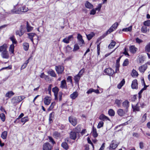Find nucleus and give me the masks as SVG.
I'll use <instances>...</instances> for the list:
<instances>
[{
    "label": "nucleus",
    "mask_w": 150,
    "mask_h": 150,
    "mask_svg": "<svg viewBox=\"0 0 150 150\" xmlns=\"http://www.w3.org/2000/svg\"><path fill=\"white\" fill-rule=\"evenodd\" d=\"M25 98V97L23 96H16L12 98L11 102L14 106H15Z\"/></svg>",
    "instance_id": "nucleus-1"
},
{
    "label": "nucleus",
    "mask_w": 150,
    "mask_h": 150,
    "mask_svg": "<svg viewBox=\"0 0 150 150\" xmlns=\"http://www.w3.org/2000/svg\"><path fill=\"white\" fill-rule=\"evenodd\" d=\"M28 10V7L25 6H23L20 7L16 11H15V13L19 14H21L25 12Z\"/></svg>",
    "instance_id": "nucleus-2"
},
{
    "label": "nucleus",
    "mask_w": 150,
    "mask_h": 150,
    "mask_svg": "<svg viewBox=\"0 0 150 150\" xmlns=\"http://www.w3.org/2000/svg\"><path fill=\"white\" fill-rule=\"evenodd\" d=\"M84 71V69H81L79 73L74 77V80L75 83H78L79 82L81 78V76Z\"/></svg>",
    "instance_id": "nucleus-3"
},
{
    "label": "nucleus",
    "mask_w": 150,
    "mask_h": 150,
    "mask_svg": "<svg viewBox=\"0 0 150 150\" xmlns=\"http://www.w3.org/2000/svg\"><path fill=\"white\" fill-rule=\"evenodd\" d=\"M115 30L113 28L111 27L106 32V33L103 34L102 36L99 38L97 41V42L100 41L103 38L108 34H110L111 33L113 32Z\"/></svg>",
    "instance_id": "nucleus-4"
},
{
    "label": "nucleus",
    "mask_w": 150,
    "mask_h": 150,
    "mask_svg": "<svg viewBox=\"0 0 150 150\" xmlns=\"http://www.w3.org/2000/svg\"><path fill=\"white\" fill-rule=\"evenodd\" d=\"M115 30L113 28L111 27L106 32V33L103 34L102 36L99 38L97 41V42L100 41L103 38L108 34H110L111 33L113 32Z\"/></svg>",
    "instance_id": "nucleus-5"
},
{
    "label": "nucleus",
    "mask_w": 150,
    "mask_h": 150,
    "mask_svg": "<svg viewBox=\"0 0 150 150\" xmlns=\"http://www.w3.org/2000/svg\"><path fill=\"white\" fill-rule=\"evenodd\" d=\"M28 37L29 39H30L33 42V44H34V42L33 41V38H35L34 39H35L37 40V42L38 43V36L36 35V34L35 33H29L28 34Z\"/></svg>",
    "instance_id": "nucleus-6"
},
{
    "label": "nucleus",
    "mask_w": 150,
    "mask_h": 150,
    "mask_svg": "<svg viewBox=\"0 0 150 150\" xmlns=\"http://www.w3.org/2000/svg\"><path fill=\"white\" fill-rule=\"evenodd\" d=\"M55 69L58 74H61L64 71V67L61 65L56 66Z\"/></svg>",
    "instance_id": "nucleus-7"
},
{
    "label": "nucleus",
    "mask_w": 150,
    "mask_h": 150,
    "mask_svg": "<svg viewBox=\"0 0 150 150\" xmlns=\"http://www.w3.org/2000/svg\"><path fill=\"white\" fill-rule=\"evenodd\" d=\"M104 72L106 75L110 76L112 75L115 73L113 70L109 68L105 69L104 70Z\"/></svg>",
    "instance_id": "nucleus-8"
},
{
    "label": "nucleus",
    "mask_w": 150,
    "mask_h": 150,
    "mask_svg": "<svg viewBox=\"0 0 150 150\" xmlns=\"http://www.w3.org/2000/svg\"><path fill=\"white\" fill-rule=\"evenodd\" d=\"M123 107L125 108V111L126 112H128V108L129 106V102L127 100H126L122 103Z\"/></svg>",
    "instance_id": "nucleus-9"
},
{
    "label": "nucleus",
    "mask_w": 150,
    "mask_h": 150,
    "mask_svg": "<svg viewBox=\"0 0 150 150\" xmlns=\"http://www.w3.org/2000/svg\"><path fill=\"white\" fill-rule=\"evenodd\" d=\"M69 122L74 126H75L77 123V120L75 117L72 116L69 117Z\"/></svg>",
    "instance_id": "nucleus-10"
},
{
    "label": "nucleus",
    "mask_w": 150,
    "mask_h": 150,
    "mask_svg": "<svg viewBox=\"0 0 150 150\" xmlns=\"http://www.w3.org/2000/svg\"><path fill=\"white\" fill-rule=\"evenodd\" d=\"M52 147L48 142L44 144L43 146V150H51Z\"/></svg>",
    "instance_id": "nucleus-11"
},
{
    "label": "nucleus",
    "mask_w": 150,
    "mask_h": 150,
    "mask_svg": "<svg viewBox=\"0 0 150 150\" xmlns=\"http://www.w3.org/2000/svg\"><path fill=\"white\" fill-rule=\"evenodd\" d=\"M59 89L56 86L52 89V91L54 94V99L55 100H58V93H59Z\"/></svg>",
    "instance_id": "nucleus-12"
},
{
    "label": "nucleus",
    "mask_w": 150,
    "mask_h": 150,
    "mask_svg": "<svg viewBox=\"0 0 150 150\" xmlns=\"http://www.w3.org/2000/svg\"><path fill=\"white\" fill-rule=\"evenodd\" d=\"M118 146L116 141L115 140H113L110 144L109 147V149L110 150L111 149H115Z\"/></svg>",
    "instance_id": "nucleus-13"
},
{
    "label": "nucleus",
    "mask_w": 150,
    "mask_h": 150,
    "mask_svg": "<svg viewBox=\"0 0 150 150\" xmlns=\"http://www.w3.org/2000/svg\"><path fill=\"white\" fill-rule=\"evenodd\" d=\"M79 135L78 133H76L74 131H72L70 133V138L72 139L75 140Z\"/></svg>",
    "instance_id": "nucleus-14"
},
{
    "label": "nucleus",
    "mask_w": 150,
    "mask_h": 150,
    "mask_svg": "<svg viewBox=\"0 0 150 150\" xmlns=\"http://www.w3.org/2000/svg\"><path fill=\"white\" fill-rule=\"evenodd\" d=\"M147 64H145L140 67H139V70L141 73H144L147 69Z\"/></svg>",
    "instance_id": "nucleus-15"
},
{
    "label": "nucleus",
    "mask_w": 150,
    "mask_h": 150,
    "mask_svg": "<svg viewBox=\"0 0 150 150\" xmlns=\"http://www.w3.org/2000/svg\"><path fill=\"white\" fill-rule=\"evenodd\" d=\"M77 38L79 41V45L82 46L83 44H84V41L82 39V36L80 34H78Z\"/></svg>",
    "instance_id": "nucleus-16"
},
{
    "label": "nucleus",
    "mask_w": 150,
    "mask_h": 150,
    "mask_svg": "<svg viewBox=\"0 0 150 150\" xmlns=\"http://www.w3.org/2000/svg\"><path fill=\"white\" fill-rule=\"evenodd\" d=\"M138 83L137 80L135 79L133 80L132 82L131 87L132 89H137L138 88Z\"/></svg>",
    "instance_id": "nucleus-17"
},
{
    "label": "nucleus",
    "mask_w": 150,
    "mask_h": 150,
    "mask_svg": "<svg viewBox=\"0 0 150 150\" xmlns=\"http://www.w3.org/2000/svg\"><path fill=\"white\" fill-rule=\"evenodd\" d=\"M2 57L4 59H8L9 57V55L7 50L3 51L1 54Z\"/></svg>",
    "instance_id": "nucleus-18"
},
{
    "label": "nucleus",
    "mask_w": 150,
    "mask_h": 150,
    "mask_svg": "<svg viewBox=\"0 0 150 150\" xmlns=\"http://www.w3.org/2000/svg\"><path fill=\"white\" fill-rule=\"evenodd\" d=\"M60 87L62 89H67V83L65 80H63L61 81Z\"/></svg>",
    "instance_id": "nucleus-19"
},
{
    "label": "nucleus",
    "mask_w": 150,
    "mask_h": 150,
    "mask_svg": "<svg viewBox=\"0 0 150 150\" xmlns=\"http://www.w3.org/2000/svg\"><path fill=\"white\" fill-rule=\"evenodd\" d=\"M44 102L45 105H48L51 102L50 98L48 96L45 97L44 99Z\"/></svg>",
    "instance_id": "nucleus-20"
},
{
    "label": "nucleus",
    "mask_w": 150,
    "mask_h": 150,
    "mask_svg": "<svg viewBox=\"0 0 150 150\" xmlns=\"http://www.w3.org/2000/svg\"><path fill=\"white\" fill-rule=\"evenodd\" d=\"M53 136L56 139H59L61 138V135L60 133L55 131L53 133Z\"/></svg>",
    "instance_id": "nucleus-21"
},
{
    "label": "nucleus",
    "mask_w": 150,
    "mask_h": 150,
    "mask_svg": "<svg viewBox=\"0 0 150 150\" xmlns=\"http://www.w3.org/2000/svg\"><path fill=\"white\" fill-rule=\"evenodd\" d=\"M8 47L7 45L6 44H4L2 46H0V52H3L7 50Z\"/></svg>",
    "instance_id": "nucleus-22"
},
{
    "label": "nucleus",
    "mask_w": 150,
    "mask_h": 150,
    "mask_svg": "<svg viewBox=\"0 0 150 150\" xmlns=\"http://www.w3.org/2000/svg\"><path fill=\"white\" fill-rule=\"evenodd\" d=\"M126 112L125 111H124L123 110L121 109H119L117 111V113L118 115L120 116H124Z\"/></svg>",
    "instance_id": "nucleus-23"
},
{
    "label": "nucleus",
    "mask_w": 150,
    "mask_h": 150,
    "mask_svg": "<svg viewBox=\"0 0 150 150\" xmlns=\"http://www.w3.org/2000/svg\"><path fill=\"white\" fill-rule=\"evenodd\" d=\"M15 46L13 44H11L9 47V51L10 54H14V49Z\"/></svg>",
    "instance_id": "nucleus-24"
},
{
    "label": "nucleus",
    "mask_w": 150,
    "mask_h": 150,
    "mask_svg": "<svg viewBox=\"0 0 150 150\" xmlns=\"http://www.w3.org/2000/svg\"><path fill=\"white\" fill-rule=\"evenodd\" d=\"M78 92L77 91H75L70 95V98L72 100H74L78 97Z\"/></svg>",
    "instance_id": "nucleus-25"
},
{
    "label": "nucleus",
    "mask_w": 150,
    "mask_h": 150,
    "mask_svg": "<svg viewBox=\"0 0 150 150\" xmlns=\"http://www.w3.org/2000/svg\"><path fill=\"white\" fill-rule=\"evenodd\" d=\"M129 50L132 53H134L137 50V48L134 46L132 45L129 47Z\"/></svg>",
    "instance_id": "nucleus-26"
},
{
    "label": "nucleus",
    "mask_w": 150,
    "mask_h": 150,
    "mask_svg": "<svg viewBox=\"0 0 150 150\" xmlns=\"http://www.w3.org/2000/svg\"><path fill=\"white\" fill-rule=\"evenodd\" d=\"M99 118V119L103 121L107 120H110L109 119L108 117L103 114H102L100 116Z\"/></svg>",
    "instance_id": "nucleus-27"
},
{
    "label": "nucleus",
    "mask_w": 150,
    "mask_h": 150,
    "mask_svg": "<svg viewBox=\"0 0 150 150\" xmlns=\"http://www.w3.org/2000/svg\"><path fill=\"white\" fill-rule=\"evenodd\" d=\"M139 105L142 106V105L139 103H138L136 105L134 106L132 105V107L134 111H139Z\"/></svg>",
    "instance_id": "nucleus-28"
},
{
    "label": "nucleus",
    "mask_w": 150,
    "mask_h": 150,
    "mask_svg": "<svg viewBox=\"0 0 150 150\" xmlns=\"http://www.w3.org/2000/svg\"><path fill=\"white\" fill-rule=\"evenodd\" d=\"M85 6L86 7L89 9H92L93 7V5L88 1H86V2Z\"/></svg>",
    "instance_id": "nucleus-29"
},
{
    "label": "nucleus",
    "mask_w": 150,
    "mask_h": 150,
    "mask_svg": "<svg viewBox=\"0 0 150 150\" xmlns=\"http://www.w3.org/2000/svg\"><path fill=\"white\" fill-rule=\"evenodd\" d=\"M54 112H52L49 115V122L50 123H51L53 122V120L54 118Z\"/></svg>",
    "instance_id": "nucleus-30"
},
{
    "label": "nucleus",
    "mask_w": 150,
    "mask_h": 150,
    "mask_svg": "<svg viewBox=\"0 0 150 150\" xmlns=\"http://www.w3.org/2000/svg\"><path fill=\"white\" fill-rule=\"evenodd\" d=\"M8 134V132L6 131H4L1 134V137L3 139H6Z\"/></svg>",
    "instance_id": "nucleus-31"
},
{
    "label": "nucleus",
    "mask_w": 150,
    "mask_h": 150,
    "mask_svg": "<svg viewBox=\"0 0 150 150\" xmlns=\"http://www.w3.org/2000/svg\"><path fill=\"white\" fill-rule=\"evenodd\" d=\"M61 146L63 148L66 150L68 149L69 148V146L66 142H62L61 144Z\"/></svg>",
    "instance_id": "nucleus-32"
},
{
    "label": "nucleus",
    "mask_w": 150,
    "mask_h": 150,
    "mask_svg": "<svg viewBox=\"0 0 150 150\" xmlns=\"http://www.w3.org/2000/svg\"><path fill=\"white\" fill-rule=\"evenodd\" d=\"M48 73L52 76L56 77L57 76L55 72L52 69L48 71Z\"/></svg>",
    "instance_id": "nucleus-33"
},
{
    "label": "nucleus",
    "mask_w": 150,
    "mask_h": 150,
    "mask_svg": "<svg viewBox=\"0 0 150 150\" xmlns=\"http://www.w3.org/2000/svg\"><path fill=\"white\" fill-rule=\"evenodd\" d=\"M23 48L24 50L27 51L28 50L29 48V44L27 42L23 43Z\"/></svg>",
    "instance_id": "nucleus-34"
},
{
    "label": "nucleus",
    "mask_w": 150,
    "mask_h": 150,
    "mask_svg": "<svg viewBox=\"0 0 150 150\" xmlns=\"http://www.w3.org/2000/svg\"><path fill=\"white\" fill-rule=\"evenodd\" d=\"M10 40L12 41V44H16L17 43V41L16 40L15 38V37L14 35H12L10 38Z\"/></svg>",
    "instance_id": "nucleus-35"
},
{
    "label": "nucleus",
    "mask_w": 150,
    "mask_h": 150,
    "mask_svg": "<svg viewBox=\"0 0 150 150\" xmlns=\"http://www.w3.org/2000/svg\"><path fill=\"white\" fill-rule=\"evenodd\" d=\"M125 83V81L124 79H123L117 85V88L120 89Z\"/></svg>",
    "instance_id": "nucleus-36"
},
{
    "label": "nucleus",
    "mask_w": 150,
    "mask_h": 150,
    "mask_svg": "<svg viewBox=\"0 0 150 150\" xmlns=\"http://www.w3.org/2000/svg\"><path fill=\"white\" fill-rule=\"evenodd\" d=\"M116 44V43L115 41L112 40V42L110 43L108 46L109 49H111L113 48L115 45Z\"/></svg>",
    "instance_id": "nucleus-37"
},
{
    "label": "nucleus",
    "mask_w": 150,
    "mask_h": 150,
    "mask_svg": "<svg viewBox=\"0 0 150 150\" xmlns=\"http://www.w3.org/2000/svg\"><path fill=\"white\" fill-rule=\"evenodd\" d=\"M26 28L28 32H30L32 31L33 29V28L29 25L28 22H27Z\"/></svg>",
    "instance_id": "nucleus-38"
},
{
    "label": "nucleus",
    "mask_w": 150,
    "mask_h": 150,
    "mask_svg": "<svg viewBox=\"0 0 150 150\" xmlns=\"http://www.w3.org/2000/svg\"><path fill=\"white\" fill-rule=\"evenodd\" d=\"M147 87H148V86H144V87L143 88H142L140 91L139 92V93H138V95H139V99L141 98V97H142L141 94L143 92V91L144 90H146V89Z\"/></svg>",
    "instance_id": "nucleus-39"
},
{
    "label": "nucleus",
    "mask_w": 150,
    "mask_h": 150,
    "mask_svg": "<svg viewBox=\"0 0 150 150\" xmlns=\"http://www.w3.org/2000/svg\"><path fill=\"white\" fill-rule=\"evenodd\" d=\"M137 60L140 63H143L144 61V58L142 55H139L138 56Z\"/></svg>",
    "instance_id": "nucleus-40"
},
{
    "label": "nucleus",
    "mask_w": 150,
    "mask_h": 150,
    "mask_svg": "<svg viewBox=\"0 0 150 150\" xmlns=\"http://www.w3.org/2000/svg\"><path fill=\"white\" fill-rule=\"evenodd\" d=\"M14 94V93L12 91H9L6 94L5 96L6 97L10 98Z\"/></svg>",
    "instance_id": "nucleus-41"
},
{
    "label": "nucleus",
    "mask_w": 150,
    "mask_h": 150,
    "mask_svg": "<svg viewBox=\"0 0 150 150\" xmlns=\"http://www.w3.org/2000/svg\"><path fill=\"white\" fill-rule=\"evenodd\" d=\"M121 100L116 99L115 100V103L117 105L118 107H120L121 105Z\"/></svg>",
    "instance_id": "nucleus-42"
},
{
    "label": "nucleus",
    "mask_w": 150,
    "mask_h": 150,
    "mask_svg": "<svg viewBox=\"0 0 150 150\" xmlns=\"http://www.w3.org/2000/svg\"><path fill=\"white\" fill-rule=\"evenodd\" d=\"M81 131V129L80 127V126L78 125L77 126L75 129L74 131H75L76 133H78V134H79V133Z\"/></svg>",
    "instance_id": "nucleus-43"
},
{
    "label": "nucleus",
    "mask_w": 150,
    "mask_h": 150,
    "mask_svg": "<svg viewBox=\"0 0 150 150\" xmlns=\"http://www.w3.org/2000/svg\"><path fill=\"white\" fill-rule=\"evenodd\" d=\"M29 59L27 60L25 62V63L21 67V69H25L27 66V64L29 62Z\"/></svg>",
    "instance_id": "nucleus-44"
},
{
    "label": "nucleus",
    "mask_w": 150,
    "mask_h": 150,
    "mask_svg": "<svg viewBox=\"0 0 150 150\" xmlns=\"http://www.w3.org/2000/svg\"><path fill=\"white\" fill-rule=\"evenodd\" d=\"M93 136L94 137H96L98 136V134L97 133L96 129L94 127L93 128Z\"/></svg>",
    "instance_id": "nucleus-45"
},
{
    "label": "nucleus",
    "mask_w": 150,
    "mask_h": 150,
    "mask_svg": "<svg viewBox=\"0 0 150 150\" xmlns=\"http://www.w3.org/2000/svg\"><path fill=\"white\" fill-rule=\"evenodd\" d=\"M16 33L17 35H18L20 37H21L23 34V31L20 30H17Z\"/></svg>",
    "instance_id": "nucleus-46"
},
{
    "label": "nucleus",
    "mask_w": 150,
    "mask_h": 150,
    "mask_svg": "<svg viewBox=\"0 0 150 150\" xmlns=\"http://www.w3.org/2000/svg\"><path fill=\"white\" fill-rule=\"evenodd\" d=\"M108 114L111 116H114L115 115L114 111L112 109H110L108 111Z\"/></svg>",
    "instance_id": "nucleus-47"
},
{
    "label": "nucleus",
    "mask_w": 150,
    "mask_h": 150,
    "mask_svg": "<svg viewBox=\"0 0 150 150\" xmlns=\"http://www.w3.org/2000/svg\"><path fill=\"white\" fill-rule=\"evenodd\" d=\"M145 51L148 52L150 51V43H149L145 47Z\"/></svg>",
    "instance_id": "nucleus-48"
},
{
    "label": "nucleus",
    "mask_w": 150,
    "mask_h": 150,
    "mask_svg": "<svg viewBox=\"0 0 150 150\" xmlns=\"http://www.w3.org/2000/svg\"><path fill=\"white\" fill-rule=\"evenodd\" d=\"M132 76H137L138 75V74L135 70L133 69L132 71Z\"/></svg>",
    "instance_id": "nucleus-49"
},
{
    "label": "nucleus",
    "mask_w": 150,
    "mask_h": 150,
    "mask_svg": "<svg viewBox=\"0 0 150 150\" xmlns=\"http://www.w3.org/2000/svg\"><path fill=\"white\" fill-rule=\"evenodd\" d=\"M132 26H130L128 28H124L122 30V31H130L132 30Z\"/></svg>",
    "instance_id": "nucleus-50"
},
{
    "label": "nucleus",
    "mask_w": 150,
    "mask_h": 150,
    "mask_svg": "<svg viewBox=\"0 0 150 150\" xmlns=\"http://www.w3.org/2000/svg\"><path fill=\"white\" fill-rule=\"evenodd\" d=\"M129 63L128 59H126L124 61L122 65L123 66H126L128 65Z\"/></svg>",
    "instance_id": "nucleus-51"
},
{
    "label": "nucleus",
    "mask_w": 150,
    "mask_h": 150,
    "mask_svg": "<svg viewBox=\"0 0 150 150\" xmlns=\"http://www.w3.org/2000/svg\"><path fill=\"white\" fill-rule=\"evenodd\" d=\"M0 117L3 122H4L5 120V116L4 114L1 113L0 114Z\"/></svg>",
    "instance_id": "nucleus-52"
},
{
    "label": "nucleus",
    "mask_w": 150,
    "mask_h": 150,
    "mask_svg": "<svg viewBox=\"0 0 150 150\" xmlns=\"http://www.w3.org/2000/svg\"><path fill=\"white\" fill-rule=\"evenodd\" d=\"M98 43L97 42L96 43L97 44V54L98 55L100 54V45L101 43V42H100L99 43H98Z\"/></svg>",
    "instance_id": "nucleus-53"
},
{
    "label": "nucleus",
    "mask_w": 150,
    "mask_h": 150,
    "mask_svg": "<svg viewBox=\"0 0 150 150\" xmlns=\"http://www.w3.org/2000/svg\"><path fill=\"white\" fill-rule=\"evenodd\" d=\"M63 93L62 92H59L58 93V97L59 101H61L62 100V96Z\"/></svg>",
    "instance_id": "nucleus-54"
},
{
    "label": "nucleus",
    "mask_w": 150,
    "mask_h": 150,
    "mask_svg": "<svg viewBox=\"0 0 150 150\" xmlns=\"http://www.w3.org/2000/svg\"><path fill=\"white\" fill-rule=\"evenodd\" d=\"M94 35V34L93 33H91L88 35H86L87 37L88 40H90Z\"/></svg>",
    "instance_id": "nucleus-55"
},
{
    "label": "nucleus",
    "mask_w": 150,
    "mask_h": 150,
    "mask_svg": "<svg viewBox=\"0 0 150 150\" xmlns=\"http://www.w3.org/2000/svg\"><path fill=\"white\" fill-rule=\"evenodd\" d=\"M141 30L143 33H146L147 31V27L146 26H142L141 28Z\"/></svg>",
    "instance_id": "nucleus-56"
},
{
    "label": "nucleus",
    "mask_w": 150,
    "mask_h": 150,
    "mask_svg": "<svg viewBox=\"0 0 150 150\" xmlns=\"http://www.w3.org/2000/svg\"><path fill=\"white\" fill-rule=\"evenodd\" d=\"M28 119L27 117H25L21 119V122H23L25 123L26 122L28 121Z\"/></svg>",
    "instance_id": "nucleus-57"
},
{
    "label": "nucleus",
    "mask_w": 150,
    "mask_h": 150,
    "mask_svg": "<svg viewBox=\"0 0 150 150\" xmlns=\"http://www.w3.org/2000/svg\"><path fill=\"white\" fill-rule=\"evenodd\" d=\"M67 82H70L71 84H72L71 76H68L67 79Z\"/></svg>",
    "instance_id": "nucleus-58"
},
{
    "label": "nucleus",
    "mask_w": 150,
    "mask_h": 150,
    "mask_svg": "<svg viewBox=\"0 0 150 150\" xmlns=\"http://www.w3.org/2000/svg\"><path fill=\"white\" fill-rule=\"evenodd\" d=\"M79 47L78 44H75L74 46V48L73 50L74 52L76 51L79 50Z\"/></svg>",
    "instance_id": "nucleus-59"
},
{
    "label": "nucleus",
    "mask_w": 150,
    "mask_h": 150,
    "mask_svg": "<svg viewBox=\"0 0 150 150\" xmlns=\"http://www.w3.org/2000/svg\"><path fill=\"white\" fill-rule=\"evenodd\" d=\"M55 102L52 103L51 104L50 107L48 108V110H51L54 108V107L55 106Z\"/></svg>",
    "instance_id": "nucleus-60"
},
{
    "label": "nucleus",
    "mask_w": 150,
    "mask_h": 150,
    "mask_svg": "<svg viewBox=\"0 0 150 150\" xmlns=\"http://www.w3.org/2000/svg\"><path fill=\"white\" fill-rule=\"evenodd\" d=\"M144 25L145 26H149L150 25V20H148L144 22Z\"/></svg>",
    "instance_id": "nucleus-61"
},
{
    "label": "nucleus",
    "mask_w": 150,
    "mask_h": 150,
    "mask_svg": "<svg viewBox=\"0 0 150 150\" xmlns=\"http://www.w3.org/2000/svg\"><path fill=\"white\" fill-rule=\"evenodd\" d=\"M104 123L102 121H100L99 122L98 124V125L97 126V128H100L101 127H103V125Z\"/></svg>",
    "instance_id": "nucleus-62"
},
{
    "label": "nucleus",
    "mask_w": 150,
    "mask_h": 150,
    "mask_svg": "<svg viewBox=\"0 0 150 150\" xmlns=\"http://www.w3.org/2000/svg\"><path fill=\"white\" fill-rule=\"evenodd\" d=\"M67 39H68V40L69 42L70 41H71V40H73L74 39L73 35H71L69 36L67 38Z\"/></svg>",
    "instance_id": "nucleus-63"
},
{
    "label": "nucleus",
    "mask_w": 150,
    "mask_h": 150,
    "mask_svg": "<svg viewBox=\"0 0 150 150\" xmlns=\"http://www.w3.org/2000/svg\"><path fill=\"white\" fill-rule=\"evenodd\" d=\"M118 24L117 23H115L114 24H113L111 27L113 28V29L115 30L116 28L118 26Z\"/></svg>",
    "instance_id": "nucleus-64"
}]
</instances>
